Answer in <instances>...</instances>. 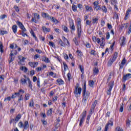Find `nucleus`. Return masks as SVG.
<instances>
[{
  "mask_svg": "<svg viewBox=\"0 0 131 131\" xmlns=\"http://www.w3.org/2000/svg\"><path fill=\"white\" fill-rule=\"evenodd\" d=\"M12 30L14 33L16 34L17 33V25H14L12 26Z\"/></svg>",
  "mask_w": 131,
  "mask_h": 131,
  "instance_id": "obj_23",
  "label": "nucleus"
},
{
  "mask_svg": "<svg viewBox=\"0 0 131 131\" xmlns=\"http://www.w3.org/2000/svg\"><path fill=\"white\" fill-rule=\"evenodd\" d=\"M42 17H43V18H47L48 20H50L51 16H50V15L47 13H42Z\"/></svg>",
  "mask_w": 131,
  "mask_h": 131,
  "instance_id": "obj_10",
  "label": "nucleus"
},
{
  "mask_svg": "<svg viewBox=\"0 0 131 131\" xmlns=\"http://www.w3.org/2000/svg\"><path fill=\"white\" fill-rule=\"evenodd\" d=\"M59 43L61 47H65V43H64V42H63V41H62L61 39H60Z\"/></svg>",
  "mask_w": 131,
  "mask_h": 131,
  "instance_id": "obj_46",
  "label": "nucleus"
},
{
  "mask_svg": "<svg viewBox=\"0 0 131 131\" xmlns=\"http://www.w3.org/2000/svg\"><path fill=\"white\" fill-rule=\"evenodd\" d=\"M89 84L90 86L93 88V86H94V85L95 84V82H94V81L93 80H91L89 82Z\"/></svg>",
  "mask_w": 131,
  "mask_h": 131,
  "instance_id": "obj_32",
  "label": "nucleus"
},
{
  "mask_svg": "<svg viewBox=\"0 0 131 131\" xmlns=\"http://www.w3.org/2000/svg\"><path fill=\"white\" fill-rule=\"evenodd\" d=\"M79 84L77 83L75 85V88L74 90V95L75 97H78V95L80 96V94H81V88H79Z\"/></svg>",
  "mask_w": 131,
  "mask_h": 131,
  "instance_id": "obj_4",
  "label": "nucleus"
},
{
  "mask_svg": "<svg viewBox=\"0 0 131 131\" xmlns=\"http://www.w3.org/2000/svg\"><path fill=\"white\" fill-rule=\"evenodd\" d=\"M85 8L86 9V11H88L89 12H93V8L92 7V6H86L85 7Z\"/></svg>",
  "mask_w": 131,
  "mask_h": 131,
  "instance_id": "obj_15",
  "label": "nucleus"
},
{
  "mask_svg": "<svg viewBox=\"0 0 131 131\" xmlns=\"http://www.w3.org/2000/svg\"><path fill=\"white\" fill-rule=\"evenodd\" d=\"M101 10H102V12H103V13H107V7H106L105 6H103L101 7Z\"/></svg>",
  "mask_w": 131,
  "mask_h": 131,
  "instance_id": "obj_27",
  "label": "nucleus"
},
{
  "mask_svg": "<svg viewBox=\"0 0 131 131\" xmlns=\"http://www.w3.org/2000/svg\"><path fill=\"white\" fill-rule=\"evenodd\" d=\"M35 51L38 53V54H41L42 53V51L40 50H39V49H36L35 50Z\"/></svg>",
  "mask_w": 131,
  "mask_h": 131,
  "instance_id": "obj_61",
  "label": "nucleus"
},
{
  "mask_svg": "<svg viewBox=\"0 0 131 131\" xmlns=\"http://www.w3.org/2000/svg\"><path fill=\"white\" fill-rule=\"evenodd\" d=\"M82 96L83 97V99H84V101L85 100H88L89 98H90V92L89 91H86V84L84 83V86L82 88Z\"/></svg>",
  "mask_w": 131,
  "mask_h": 131,
  "instance_id": "obj_2",
  "label": "nucleus"
},
{
  "mask_svg": "<svg viewBox=\"0 0 131 131\" xmlns=\"http://www.w3.org/2000/svg\"><path fill=\"white\" fill-rule=\"evenodd\" d=\"M14 8L15 9L16 12H18L20 11L19 7L18 6H17V5H15L14 7Z\"/></svg>",
  "mask_w": 131,
  "mask_h": 131,
  "instance_id": "obj_47",
  "label": "nucleus"
},
{
  "mask_svg": "<svg viewBox=\"0 0 131 131\" xmlns=\"http://www.w3.org/2000/svg\"><path fill=\"white\" fill-rule=\"evenodd\" d=\"M34 17L35 19H37V20H38L39 19V15L36 13H34Z\"/></svg>",
  "mask_w": 131,
  "mask_h": 131,
  "instance_id": "obj_36",
  "label": "nucleus"
},
{
  "mask_svg": "<svg viewBox=\"0 0 131 131\" xmlns=\"http://www.w3.org/2000/svg\"><path fill=\"white\" fill-rule=\"evenodd\" d=\"M113 84V82L112 81H111L110 83V86L109 89L107 90V95H111V91L112 90V88H113V86L112 84Z\"/></svg>",
  "mask_w": 131,
  "mask_h": 131,
  "instance_id": "obj_7",
  "label": "nucleus"
},
{
  "mask_svg": "<svg viewBox=\"0 0 131 131\" xmlns=\"http://www.w3.org/2000/svg\"><path fill=\"white\" fill-rule=\"evenodd\" d=\"M4 75H1L0 76V85L2 84V82H3V80H5Z\"/></svg>",
  "mask_w": 131,
  "mask_h": 131,
  "instance_id": "obj_35",
  "label": "nucleus"
},
{
  "mask_svg": "<svg viewBox=\"0 0 131 131\" xmlns=\"http://www.w3.org/2000/svg\"><path fill=\"white\" fill-rule=\"evenodd\" d=\"M20 96V94L19 93H15L11 96L12 99H15L16 97H19Z\"/></svg>",
  "mask_w": 131,
  "mask_h": 131,
  "instance_id": "obj_21",
  "label": "nucleus"
},
{
  "mask_svg": "<svg viewBox=\"0 0 131 131\" xmlns=\"http://www.w3.org/2000/svg\"><path fill=\"white\" fill-rule=\"evenodd\" d=\"M118 56V53H117V52H115V53L114 54V56L112 59L115 61V60H116V59H117Z\"/></svg>",
  "mask_w": 131,
  "mask_h": 131,
  "instance_id": "obj_34",
  "label": "nucleus"
},
{
  "mask_svg": "<svg viewBox=\"0 0 131 131\" xmlns=\"http://www.w3.org/2000/svg\"><path fill=\"white\" fill-rule=\"evenodd\" d=\"M77 54L79 57H81V56H82V53L80 50H77Z\"/></svg>",
  "mask_w": 131,
  "mask_h": 131,
  "instance_id": "obj_45",
  "label": "nucleus"
},
{
  "mask_svg": "<svg viewBox=\"0 0 131 131\" xmlns=\"http://www.w3.org/2000/svg\"><path fill=\"white\" fill-rule=\"evenodd\" d=\"M20 70H21L22 71H24V72H27V71H28V69H27V68L25 67H21L20 68Z\"/></svg>",
  "mask_w": 131,
  "mask_h": 131,
  "instance_id": "obj_26",
  "label": "nucleus"
},
{
  "mask_svg": "<svg viewBox=\"0 0 131 131\" xmlns=\"http://www.w3.org/2000/svg\"><path fill=\"white\" fill-rule=\"evenodd\" d=\"M115 60L113 59V58H111L108 62H107V65L108 66H112V64H113V62L115 61Z\"/></svg>",
  "mask_w": 131,
  "mask_h": 131,
  "instance_id": "obj_16",
  "label": "nucleus"
},
{
  "mask_svg": "<svg viewBox=\"0 0 131 131\" xmlns=\"http://www.w3.org/2000/svg\"><path fill=\"white\" fill-rule=\"evenodd\" d=\"M98 21H99V18L96 17L92 19V23H93V24H98Z\"/></svg>",
  "mask_w": 131,
  "mask_h": 131,
  "instance_id": "obj_22",
  "label": "nucleus"
},
{
  "mask_svg": "<svg viewBox=\"0 0 131 131\" xmlns=\"http://www.w3.org/2000/svg\"><path fill=\"white\" fill-rule=\"evenodd\" d=\"M52 113H53V108H50L47 112V115L48 116H51L52 115Z\"/></svg>",
  "mask_w": 131,
  "mask_h": 131,
  "instance_id": "obj_25",
  "label": "nucleus"
},
{
  "mask_svg": "<svg viewBox=\"0 0 131 131\" xmlns=\"http://www.w3.org/2000/svg\"><path fill=\"white\" fill-rule=\"evenodd\" d=\"M114 19H118V14L116 13V12L115 13L114 15L113 16Z\"/></svg>",
  "mask_w": 131,
  "mask_h": 131,
  "instance_id": "obj_53",
  "label": "nucleus"
},
{
  "mask_svg": "<svg viewBox=\"0 0 131 131\" xmlns=\"http://www.w3.org/2000/svg\"><path fill=\"white\" fill-rule=\"evenodd\" d=\"M85 117H86V111H84L81 115H80L78 121H80L79 122V126H81L82 125V123L84 122L85 119Z\"/></svg>",
  "mask_w": 131,
  "mask_h": 131,
  "instance_id": "obj_3",
  "label": "nucleus"
},
{
  "mask_svg": "<svg viewBox=\"0 0 131 131\" xmlns=\"http://www.w3.org/2000/svg\"><path fill=\"white\" fill-rule=\"evenodd\" d=\"M30 33L31 34V35H32V36H33L34 38H35V40L37 41V38L36 37V36H35V34H34V32L33 31V30H31L30 31Z\"/></svg>",
  "mask_w": 131,
  "mask_h": 131,
  "instance_id": "obj_17",
  "label": "nucleus"
},
{
  "mask_svg": "<svg viewBox=\"0 0 131 131\" xmlns=\"http://www.w3.org/2000/svg\"><path fill=\"white\" fill-rule=\"evenodd\" d=\"M25 99L26 100H29V94H26V95L25 96Z\"/></svg>",
  "mask_w": 131,
  "mask_h": 131,
  "instance_id": "obj_54",
  "label": "nucleus"
},
{
  "mask_svg": "<svg viewBox=\"0 0 131 131\" xmlns=\"http://www.w3.org/2000/svg\"><path fill=\"white\" fill-rule=\"evenodd\" d=\"M50 19L51 21H52V22H53V23H56V24L59 23V21H58L57 19H56L55 17L53 16H50Z\"/></svg>",
  "mask_w": 131,
  "mask_h": 131,
  "instance_id": "obj_11",
  "label": "nucleus"
},
{
  "mask_svg": "<svg viewBox=\"0 0 131 131\" xmlns=\"http://www.w3.org/2000/svg\"><path fill=\"white\" fill-rule=\"evenodd\" d=\"M129 78H131V74H126V75H124L123 76L122 78V82H125L127 79H129Z\"/></svg>",
  "mask_w": 131,
  "mask_h": 131,
  "instance_id": "obj_6",
  "label": "nucleus"
},
{
  "mask_svg": "<svg viewBox=\"0 0 131 131\" xmlns=\"http://www.w3.org/2000/svg\"><path fill=\"white\" fill-rule=\"evenodd\" d=\"M27 80L28 81L29 84V88L32 89V83H31V81H30V79H29V78H27Z\"/></svg>",
  "mask_w": 131,
  "mask_h": 131,
  "instance_id": "obj_18",
  "label": "nucleus"
},
{
  "mask_svg": "<svg viewBox=\"0 0 131 131\" xmlns=\"http://www.w3.org/2000/svg\"><path fill=\"white\" fill-rule=\"evenodd\" d=\"M8 32L6 31H3V30H0V34L2 35H4V34H7Z\"/></svg>",
  "mask_w": 131,
  "mask_h": 131,
  "instance_id": "obj_41",
  "label": "nucleus"
},
{
  "mask_svg": "<svg viewBox=\"0 0 131 131\" xmlns=\"http://www.w3.org/2000/svg\"><path fill=\"white\" fill-rule=\"evenodd\" d=\"M94 74H98L99 73V69L97 68H95L93 69Z\"/></svg>",
  "mask_w": 131,
  "mask_h": 131,
  "instance_id": "obj_28",
  "label": "nucleus"
},
{
  "mask_svg": "<svg viewBox=\"0 0 131 131\" xmlns=\"http://www.w3.org/2000/svg\"><path fill=\"white\" fill-rule=\"evenodd\" d=\"M3 44H0V52H1V53H3L4 52V50H3Z\"/></svg>",
  "mask_w": 131,
  "mask_h": 131,
  "instance_id": "obj_62",
  "label": "nucleus"
},
{
  "mask_svg": "<svg viewBox=\"0 0 131 131\" xmlns=\"http://www.w3.org/2000/svg\"><path fill=\"white\" fill-rule=\"evenodd\" d=\"M18 125L20 128L24 127V124H23V123H22V122H19Z\"/></svg>",
  "mask_w": 131,
  "mask_h": 131,
  "instance_id": "obj_42",
  "label": "nucleus"
},
{
  "mask_svg": "<svg viewBox=\"0 0 131 131\" xmlns=\"http://www.w3.org/2000/svg\"><path fill=\"white\" fill-rule=\"evenodd\" d=\"M94 9H95L96 11H101V10H102V7H101L100 5H98L97 6H95Z\"/></svg>",
  "mask_w": 131,
  "mask_h": 131,
  "instance_id": "obj_31",
  "label": "nucleus"
},
{
  "mask_svg": "<svg viewBox=\"0 0 131 131\" xmlns=\"http://www.w3.org/2000/svg\"><path fill=\"white\" fill-rule=\"evenodd\" d=\"M62 29L65 32H69V30L68 29V28L65 26H62Z\"/></svg>",
  "mask_w": 131,
  "mask_h": 131,
  "instance_id": "obj_30",
  "label": "nucleus"
},
{
  "mask_svg": "<svg viewBox=\"0 0 131 131\" xmlns=\"http://www.w3.org/2000/svg\"><path fill=\"white\" fill-rule=\"evenodd\" d=\"M20 81L23 85H24V84H25V83H26V79H25L24 78L21 79Z\"/></svg>",
  "mask_w": 131,
  "mask_h": 131,
  "instance_id": "obj_44",
  "label": "nucleus"
},
{
  "mask_svg": "<svg viewBox=\"0 0 131 131\" xmlns=\"http://www.w3.org/2000/svg\"><path fill=\"white\" fill-rule=\"evenodd\" d=\"M125 37H123L122 39L121 40L120 45L121 47H123L124 46H125Z\"/></svg>",
  "mask_w": 131,
  "mask_h": 131,
  "instance_id": "obj_13",
  "label": "nucleus"
},
{
  "mask_svg": "<svg viewBox=\"0 0 131 131\" xmlns=\"http://www.w3.org/2000/svg\"><path fill=\"white\" fill-rule=\"evenodd\" d=\"M99 2H98V1H95V2H94L93 3V5H94V7L99 6Z\"/></svg>",
  "mask_w": 131,
  "mask_h": 131,
  "instance_id": "obj_49",
  "label": "nucleus"
},
{
  "mask_svg": "<svg viewBox=\"0 0 131 131\" xmlns=\"http://www.w3.org/2000/svg\"><path fill=\"white\" fill-rule=\"evenodd\" d=\"M43 61L46 63H50V59L48 57H44L43 59Z\"/></svg>",
  "mask_w": 131,
  "mask_h": 131,
  "instance_id": "obj_39",
  "label": "nucleus"
},
{
  "mask_svg": "<svg viewBox=\"0 0 131 131\" xmlns=\"http://www.w3.org/2000/svg\"><path fill=\"white\" fill-rule=\"evenodd\" d=\"M119 112H123V103H122L120 105Z\"/></svg>",
  "mask_w": 131,
  "mask_h": 131,
  "instance_id": "obj_37",
  "label": "nucleus"
},
{
  "mask_svg": "<svg viewBox=\"0 0 131 131\" xmlns=\"http://www.w3.org/2000/svg\"><path fill=\"white\" fill-rule=\"evenodd\" d=\"M16 55H17V51L13 50L11 52L10 56V57H13V56H16Z\"/></svg>",
  "mask_w": 131,
  "mask_h": 131,
  "instance_id": "obj_19",
  "label": "nucleus"
},
{
  "mask_svg": "<svg viewBox=\"0 0 131 131\" xmlns=\"http://www.w3.org/2000/svg\"><path fill=\"white\" fill-rule=\"evenodd\" d=\"M100 47H105V38L104 37L101 38V43L100 44Z\"/></svg>",
  "mask_w": 131,
  "mask_h": 131,
  "instance_id": "obj_20",
  "label": "nucleus"
},
{
  "mask_svg": "<svg viewBox=\"0 0 131 131\" xmlns=\"http://www.w3.org/2000/svg\"><path fill=\"white\" fill-rule=\"evenodd\" d=\"M130 12H131L130 9L128 8V9H127V11L126 12V15L127 16H128V15H129V13H130Z\"/></svg>",
  "mask_w": 131,
  "mask_h": 131,
  "instance_id": "obj_55",
  "label": "nucleus"
},
{
  "mask_svg": "<svg viewBox=\"0 0 131 131\" xmlns=\"http://www.w3.org/2000/svg\"><path fill=\"white\" fill-rule=\"evenodd\" d=\"M70 28L73 31H74L75 30V26H74V23H73V21H70Z\"/></svg>",
  "mask_w": 131,
  "mask_h": 131,
  "instance_id": "obj_9",
  "label": "nucleus"
},
{
  "mask_svg": "<svg viewBox=\"0 0 131 131\" xmlns=\"http://www.w3.org/2000/svg\"><path fill=\"white\" fill-rule=\"evenodd\" d=\"M80 71L82 74H83V72H84V70H83V68L81 66H79Z\"/></svg>",
  "mask_w": 131,
  "mask_h": 131,
  "instance_id": "obj_50",
  "label": "nucleus"
},
{
  "mask_svg": "<svg viewBox=\"0 0 131 131\" xmlns=\"http://www.w3.org/2000/svg\"><path fill=\"white\" fill-rule=\"evenodd\" d=\"M111 125V126H112L113 125V118H111L108 123L105 125L104 131H108V128L109 127V126Z\"/></svg>",
  "mask_w": 131,
  "mask_h": 131,
  "instance_id": "obj_5",
  "label": "nucleus"
},
{
  "mask_svg": "<svg viewBox=\"0 0 131 131\" xmlns=\"http://www.w3.org/2000/svg\"><path fill=\"white\" fill-rule=\"evenodd\" d=\"M91 118V115H88L86 118V123L87 124H89V122L90 121V119Z\"/></svg>",
  "mask_w": 131,
  "mask_h": 131,
  "instance_id": "obj_51",
  "label": "nucleus"
},
{
  "mask_svg": "<svg viewBox=\"0 0 131 131\" xmlns=\"http://www.w3.org/2000/svg\"><path fill=\"white\" fill-rule=\"evenodd\" d=\"M14 59L15 58L13 57V56H11L10 55L9 63H11V62H13V61H14Z\"/></svg>",
  "mask_w": 131,
  "mask_h": 131,
  "instance_id": "obj_48",
  "label": "nucleus"
},
{
  "mask_svg": "<svg viewBox=\"0 0 131 131\" xmlns=\"http://www.w3.org/2000/svg\"><path fill=\"white\" fill-rule=\"evenodd\" d=\"M116 131H123V129L120 127H117L116 128Z\"/></svg>",
  "mask_w": 131,
  "mask_h": 131,
  "instance_id": "obj_52",
  "label": "nucleus"
},
{
  "mask_svg": "<svg viewBox=\"0 0 131 131\" xmlns=\"http://www.w3.org/2000/svg\"><path fill=\"white\" fill-rule=\"evenodd\" d=\"M77 32L78 34V37H80L81 35V20L80 18H77Z\"/></svg>",
  "mask_w": 131,
  "mask_h": 131,
  "instance_id": "obj_1",
  "label": "nucleus"
},
{
  "mask_svg": "<svg viewBox=\"0 0 131 131\" xmlns=\"http://www.w3.org/2000/svg\"><path fill=\"white\" fill-rule=\"evenodd\" d=\"M29 107H33V100H32L31 102H30L29 104Z\"/></svg>",
  "mask_w": 131,
  "mask_h": 131,
  "instance_id": "obj_57",
  "label": "nucleus"
},
{
  "mask_svg": "<svg viewBox=\"0 0 131 131\" xmlns=\"http://www.w3.org/2000/svg\"><path fill=\"white\" fill-rule=\"evenodd\" d=\"M29 65H30V66L31 67H33V68H35V67H37V65H38V62H30L29 63Z\"/></svg>",
  "mask_w": 131,
  "mask_h": 131,
  "instance_id": "obj_8",
  "label": "nucleus"
},
{
  "mask_svg": "<svg viewBox=\"0 0 131 131\" xmlns=\"http://www.w3.org/2000/svg\"><path fill=\"white\" fill-rule=\"evenodd\" d=\"M73 41H74V42H75V45H76V46H78V42L77 41V40L76 39V38H74Z\"/></svg>",
  "mask_w": 131,
  "mask_h": 131,
  "instance_id": "obj_58",
  "label": "nucleus"
},
{
  "mask_svg": "<svg viewBox=\"0 0 131 131\" xmlns=\"http://www.w3.org/2000/svg\"><path fill=\"white\" fill-rule=\"evenodd\" d=\"M72 9L74 12H76L77 7L75 6V5H73Z\"/></svg>",
  "mask_w": 131,
  "mask_h": 131,
  "instance_id": "obj_43",
  "label": "nucleus"
},
{
  "mask_svg": "<svg viewBox=\"0 0 131 131\" xmlns=\"http://www.w3.org/2000/svg\"><path fill=\"white\" fill-rule=\"evenodd\" d=\"M0 18H1V20H3V19H5V18H7V15L5 14L2 15L1 16Z\"/></svg>",
  "mask_w": 131,
  "mask_h": 131,
  "instance_id": "obj_56",
  "label": "nucleus"
},
{
  "mask_svg": "<svg viewBox=\"0 0 131 131\" xmlns=\"http://www.w3.org/2000/svg\"><path fill=\"white\" fill-rule=\"evenodd\" d=\"M106 39H109V38H110V34L109 33V32H107L106 33Z\"/></svg>",
  "mask_w": 131,
  "mask_h": 131,
  "instance_id": "obj_64",
  "label": "nucleus"
},
{
  "mask_svg": "<svg viewBox=\"0 0 131 131\" xmlns=\"http://www.w3.org/2000/svg\"><path fill=\"white\" fill-rule=\"evenodd\" d=\"M57 82L58 83V84L61 85V84H64V81L62 79H58L57 80Z\"/></svg>",
  "mask_w": 131,
  "mask_h": 131,
  "instance_id": "obj_24",
  "label": "nucleus"
},
{
  "mask_svg": "<svg viewBox=\"0 0 131 131\" xmlns=\"http://www.w3.org/2000/svg\"><path fill=\"white\" fill-rule=\"evenodd\" d=\"M20 119H21V115L18 114L15 119V121H16V122L19 121V120H20Z\"/></svg>",
  "mask_w": 131,
  "mask_h": 131,
  "instance_id": "obj_29",
  "label": "nucleus"
},
{
  "mask_svg": "<svg viewBox=\"0 0 131 131\" xmlns=\"http://www.w3.org/2000/svg\"><path fill=\"white\" fill-rule=\"evenodd\" d=\"M91 55H93L94 56H96V51L95 50H92L91 51Z\"/></svg>",
  "mask_w": 131,
  "mask_h": 131,
  "instance_id": "obj_60",
  "label": "nucleus"
},
{
  "mask_svg": "<svg viewBox=\"0 0 131 131\" xmlns=\"http://www.w3.org/2000/svg\"><path fill=\"white\" fill-rule=\"evenodd\" d=\"M29 127V124L28 123V121H25L24 125V129H27Z\"/></svg>",
  "mask_w": 131,
  "mask_h": 131,
  "instance_id": "obj_12",
  "label": "nucleus"
},
{
  "mask_svg": "<svg viewBox=\"0 0 131 131\" xmlns=\"http://www.w3.org/2000/svg\"><path fill=\"white\" fill-rule=\"evenodd\" d=\"M42 29L43 32H50V31H51V29H50V28H47V27L45 26L42 27Z\"/></svg>",
  "mask_w": 131,
  "mask_h": 131,
  "instance_id": "obj_14",
  "label": "nucleus"
},
{
  "mask_svg": "<svg viewBox=\"0 0 131 131\" xmlns=\"http://www.w3.org/2000/svg\"><path fill=\"white\" fill-rule=\"evenodd\" d=\"M121 29H123V28H127V24H123L121 25L120 27Z\"/></svg>",
  "mask_w": 131,
  "mask_h": 131,
  "instance_id": "obj_38",
  "label": "nucleus"
},
{
  "mask_svg": "<svg viewBox=\"0 0 131 131\" xmlns=\"http://www.w3.org/2000/svg\"><path fill=\"white\" fill-rule=\"evenodd\" d=\"M49 45L50 47H52V48H56V46L55 45V43L53 41H49Z\"/></svg>",
  "mask_w": 131,
  "mask_h": 131,
  "instance_id": "obj_33",
  "label": "nucleus"
},
{
  "mask_svg": "<svg viewBox=\"0 0 131 131\" xmlns=\"http://www.w3.org/2000/svg\"><path fill=\"white\" fill-rule=\"evenodd\" d=\"M86 101H88V99H86L84 100V98H83L82 103H83V105H86Z\"/></svg>",
  "mask_w": 131,
  "mask_h": 131,
  "instance_id": "obj_63",
  "label": "nucleus"
},
{
  "mask_svg": "<svg viewBox=\"0 0 131 131\" xmlns=\"http://www.w3.org/2000/svg\"><path fill=\"white\" fill-rule=\"evenodd\" d=\"M40 58V55H39L38 54H36L34 56V59H35L36 60L37 59H39Z\"/></svg>",
  "mask_w": 131,
  "mask_h": 131,
  "instance_id": "obj_59",
  "label": "nucleus"
},
{
  "mask_svg": "<svg viewBox=\"0 0 131 131\" xmlns=\"http://www.w3.org/2000/svg\"><path fill=\"white\" fill-rule=\"evenodd\" d=\"M18 97V101L20 102V101L23 100V96L20 94V95L19 96H17Z\"/></svg>",
  "mask_w": 131,
  "mask_h": 131,
  "instance_id": "obj_40",
  "label": "nucleus"
}]
</instances>
